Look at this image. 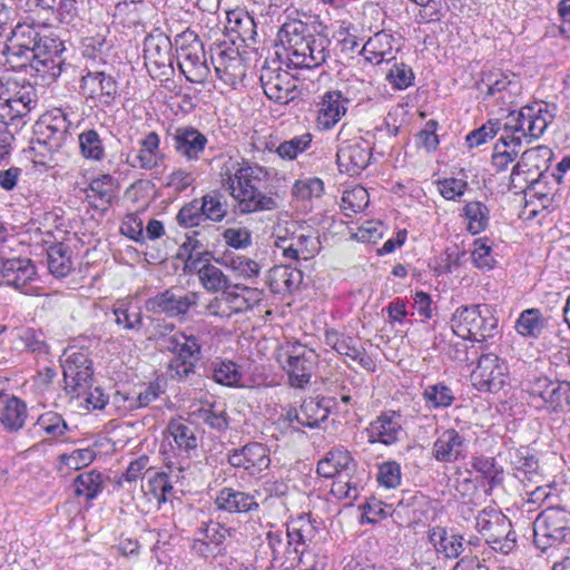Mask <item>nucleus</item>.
Returning <instances> with one entry per match:
<instances>
[{"instance_id": "obj_30", "label": "nucleus", "mask_w": 570, "mask_h": 570, "mask_svg": "<svg viewBox=\"0 0 570 570\" xmlns=\"http://www.w3.org/2000/svg\"><path fill=\"white\" fill-rule=\"evenodd\" d=\"M215 504L228 513H246L259 507L253 494L227 487L218 492Z\"/></svg>"}, {"instance_id": "obj_5", "label": "nucleus", "mask_w": 570, "mask_h": 570, "mask_svg": "<svg viewBox=\"0 0 570 570\" xmlns=\"http://www.w3.org/2000/svg\"><path fill=\"white\" fill-rule=\"evenodd\" d=\"M37 89L26 79L0 77V121L21 120L36 108Z\"/></svg>"}, {"instance_id": "obj_4", "label": "nucleus", "mask_w": 570, "mask_h": 570, "mask_svg": "<svg viewBox=\"0 0 570 570\" xmlns=\"http://www.w3.org/2000/svg\"><path fill=\"white\" fill-rule=\"evenodd\" d=\"M527 403L547 413L570 411V382L551 380L546 375L534 376L523 383Z\"/></svg>"}, {"instance_id": "obj_31", "label": "nucleus", "mask_w": 570, "mask_h": 570, "mask_svg": "<svg viewBox=\"0 0 570 570\" xmlns=\"http://www.w3.org/2000/svg\"><path fill=\"white\" fill-rule=\"evenodd\" d=\"M27 419V405L17 396L4 394L0 390V422L9 432L23 428Z\"/></svg>"}, {"instance_id": "obj_42", "label": "nucleus", "mask_w": 570, "mask_h": 570, "mask_svg": "<svg viewBox=\"0 0 570 570\" xmlns=\"http://www.w3.org/2000/svg\"><path fill=\"white\" fill-rule=\"evenodd\" d=\"M226 29L236 33L244 42L254 40L256 36V24L253 17L243 10H233L227 13Z\"/></svg>"}, {"instance_id": "obj_8", "label": "nucleus", "mask_w": 570, "mask_h": 570, "mask_svg": "<svg viewBox=\"0 0 570 570\" xmlns=\"http://www.w3.org/2000/svg\"><path fill=\"white\" fill-rule=\"evenodd\" d=\"M164 343L165 350L174 355L169 363L171 377L187 380L195 373L196 365L203 356L199 337L186 332H177L164 340Z\"/></svg>"}, {"instance_id": "obj_38", "label": "nucleus", "mask_w": 570, "mask_h": 570, "mask_svg": "<svg viewBox=\"0 0 570 570\" xmlns=\"http://www.w3.org/2000/svg\"><path fill=\"white\" fill-rule=\"evenodd\" d=\"M505 523L500 521L491 532L487 533L485 542L497 552L510 553L517 547V534L511 521L505 517Z\"/></svg>"}, {"instance_id": "obj_27", "label": "nucleus", "mask_w": 570, "mask_h": 570, "mask_svg": "<svg viewBox=\"0 0 570 570\" xmlns=\"http://www.w3.org/2000/svg\"><path fill=\"white\" fill-rule=\"evenodd\" d=\"M402 432L401 415L394 411L383 412L366 428L370 443L379 442L385 445L395 443Z\"/></svg>"}, {"instance_id": "obj_43", "label": "nucleus", "mask_w": 570, "mask_h": 570, "mask_svg": "<svg viewBox=\"0 0 570 570\" xmlns=\"http://www.w3.org/2000/svg\"><path fill=\"white\" fill-rule=\"evenodd\" d=\"M547 321L538 308L523 311L515 322L517 332L525 337L537 338L546 327Z\"/></svg>"}, {"instance_id": "obj_11", "label": "nucleus", "mask_w": 570, "mask_h": 570, "mask_svg": "<svg viewBox=\"0 0 570 570\" xmlns=\"http://www.w3.org/2000/svg\"><path fill=\"white\" fill-rule=\"evenodd\" d=\"M199 299L198 292L170 287L149 297L145 302V308L154 314H165L168 317H184L198 305Z\"/></svg>"}, {"instance_id": "obj_3", "label": "nucleus", "mask_w": 570, "mask_h": 570, "mask_svg": "<svg viewBox=\"0 0 570 570\" xmlns=\"http://www.w3.org/2000/svg\"><path fill=\"white\" fill-rule=\"evenodd\" d=\"M278 37L294 68H317L330 57L328 37L321 32L312 33L308 24L301 20L284 22Z\"/></svg>"}, {"instance_id": "obj_52", "label": "nucleus", "mask_w": 570, "mask_h": 570, "mask_svg": "<svg viewBox=\"0 0 570 570\" xmlns=\"http://www.w3.org/2000/svg\"><path fill=\"white\" fill-rule=\"evenodd\" d=\"M464 215L469 222L468 229L472 234L483 232L489 222V209L481 202H470L464 206Z\"/></svg>"}, {"instance_id": "obj_33", "label": "nucleus", "mask_w": 570, "mask_h": 570, "mask_svg": "<svg viewBox=\"0 0 570 570\" xmlns=\"http://www.w3.org/2000/svg\"><path fill=\"white\" fill-rule=\"evenodd\" d=\"M429 541L435 551L448 559H456L463 552L462 534L449 531L444 527H433L429 530Z\"/></svg>"}, {"instance_id": "obj_15", "label": "nucleus", "mask_w": 570, "mask_h": 570, "mask_svg": "<svg viewBox=\"0 0 570 570\" xmlns=\"http://www.w3.org/2000/svg\"><path fill=\"white\" fill-rule=\"evenodd\" d=\"M510 463L513 469V475L524 484V487L534 485L533 490H528L530 500L535 502L547 493L541 483L543 481L542 474L539 472V462L533 454L528 450L515 449L509 451Z\"/></svg>"}, {"instance_id": "obj_53", "label": "nucleus", "mask_w": 570, "mask_h": 570, "mask_svg": "<svg viewBox=\"0 0 570 570\" xmlns=\"http://www.w3.org/2000/svg\"><path fill=\"white\" fill-rule=\"evenodd\" d=\"M312 139L313 136L309 132L294 136L281 142L276 148V153L282 159L293 160L311 147Z\"/></svg>"}, {"instance_id": "obj_35", "label": "nucleus", "mask_w": 570, "mask_h": 570, "mask_svg": "<svg viewBox=\"0 0 570 570\" xmlns=\"http://www.w3.org/2000/svg\"><path fill=\"white\" fill-rule=\"evenodd\" d=\"M203 248V244L193 237H187L186 242L179 247L178 257H185V273L196 274L199 277V272L204 271L205 264H208L212 258V253Z\"/></svg>"}, {"instance_id": "obj_28", "label": "nucleus", "mask_w": 570, "mask_h": 570, "mask_svg": "<svg viewBox=\"0 0 570 570\" xmlns=\"http://www.w3.org/2000/svg\"><path fill=\"white\" fill-rule=\"evenodd\" d=\"M355 470L356 462L348 451L332 450L317 463L316 472L326 479L337 476L346 479L353 476Z\"/></svg>"}, {"instance_id": "obj_25", "label": "nucleus", "mask_w": 570, "mask_h": 570, "mask_svg": "<svg viewBox=\"0 0 570 570\" xmlns=\"http://www.w3.org/2000/svg\"><path fill=\"white\" fill-rule=\"evenodd\" d=\"M325 344L342 356L357 362L363 368L374 371L375 364L364 348L357 346L355 338L336 330L325 331Z\"/></svg>"}, {"instance_id": "obj_13", "label": "nucleus", "mask_w": 570, "mask_h": 570, "mask_svg": "<svg viewBox=\"0 0 570 570\" xmlns=\"http://www.w3.org/2000/svg\"><path fill=\"white\" fill-rule=\"evenodd\" d=\"M37 267L30 258H3L0 256V285L12 287L23 294L33 295Z\"/></svg>"}, {"instance_id": "obj_37", "label": "nucleus", "mask_w": 570, "mask_h": 570, "mask_svg": "<svg viewBox=\"0 0 570 570\" xmlns=\"http://www.w3.org/2000/svg\"><path fill=\"white\" fill-rule=\"evenodd\" d=\"M47 263L49 272L55 277H66L73 269L72 252L63 243L53 244L48 248Z\"/></svg>"}, {"instance_id": "obj_21", "label": "nucleus", "mask_w": 570, "mask_h": 570, "mask_svg": "<svg viewBox=\"0 0 570 570\" xmlns=\"http://www.w3.org/2000/svg\"><path fill=\"white\" fill-rule=\"evenodd\" d=\"M70 126L71 121L67 119L66 114L58 110L57 115L49 116L39 124L36 144L47 148L50 153L60 150L70 135Z\"/></svg>"}, {"instance_id": "obj_56", "label": "nucleus", "mask_w": 570, "mask_h": 570, "mask_svg": "<svg viewBox=\"0 0 570 570\" xmlns=\"http://www.w3.org/2000/svg\"><path fill=\"white\" fill-rule=\"evenodd\" d=\"M538 156L535 149H528L521 154L519 161L513 166L509 189L514 193L523 191V184L518 183V176L530 177L531 166L530 163Z\"/></svg>"}, {"instance_id": "obj_59", "label": "nucleus", "mask_w": 570, "mask_h": 570, "mask_svg": "<svg viewBox=\"0 0 570 570\" xmlns=\"http://www.w3.org/2000/svg\"><path fill=\"white\" fill-rule=\"evenodd\" d=\"M500 119H490L483 124L480 128L472 130L465 137L466 144L470 148L479 147L487 142L489 139L495 137L501 129Z\"/></svg>"}, {"instance_id": "obj_61", "label": "nucleus", "mask_w": 570, "mask_h": 570, "mask_svg": "<svg viewBox=\"0 0 570 570\" xmlns=\"http://www.w3.org/2000/svg\"><path fill=\"white\" fill-rule=\"evenodd\" d=\"M365 386L355 377H345L337 386V395L345 404L356 405L364 394Z\"/></svg>"}, {"instance_id": "obj_9", "label": "nucleus", "mask_w": 570, "mask_h": 570, "mask_svg": "<svg viewBox=\"0 0 570 570\" xmlns=\"http://www.w3.org/2000/svg\"><path fill=\"white\" fill-rule=\"evenodd\" d=\"M284 357L279 362L289 385L295 389L306 387L318 367V354L306 345L294 343L287 346Z\"/></svg>"}, {"instance_id": "obj_19", "label": "nucleus", "mask_w": 570, "mask_h": 570, "mask_svg": "<svg viewBox=\"0 0 570 570\" xmlns=\"http://www.w3.org/2000/svg\"><path fill=\"white\" fill-rule=\"evenodd\" d=\"M259 81L264 94L277 104L287 105L296 98L295 83L289 75L282 71L279 67L264 66L261 70Z\"/></svg>"}, {"instance_id": "obj_29", "label": "nucleus", "mask_w": 570, "mask_h": 570, "mask_svg": "<svg viewBox=\"0 0 570 570\" xmlns=\"http://www.w3.org/2000/svg\"><path fill=\"white\" fill-rule=\"evenodd\" d=\"M348 99L341 91L324 94L317 111V126L322 130L333 128L347 111Z\"/></svg>"}, {"instance_id": "obj_48", "label": "nucleus", "mask_w": 570, "mask_h": 570, "mask_svg": "<svg viewBox=\"0 0 570 570\" xmlns=\"http://www.w3.org/2000/svg\"><path fill=\"white\" fill-rule=\"evenodd\" d=\"M81 155L90 160L100 161L105 158V147L100 135L95 129L83 130L78 136Z\"/></svg>"}, {"instance_id": "obj_63", "label": "nucleus", "mask_w": 570, "mask_h": 570, "mask_svg": "<svg viewBox=\"0 0 570 570\" xmlns=\"http://www.w3.org/2000/svg\"><path fill=\"white\" fill-rule=\"evenodd\" d=\"M147 489L159 503H163L166 502L167 494L173 491V485L167 473L156 472L148 479Z\"/></svg>"}, {"instance_id": "obj_46", "label": "nucleus", "mask_w": 570, "mask_h": 570, "mask_svg": "<svg viewBox=\"0 0 570 570\" xmlns=\"http://www.w3.org/2000/svg\"><path fill=\"white\" fill-rule=\"evenodd\" d=\"M37 8L51 12L61 23H71L77 17L76 0H35Z\"/></svg>"}, {"instance_id": "obj_49", "label": "nucleus", "mask_w": 570, "mask_h": 570, "mask_svg": "<svg viewBox=\"0 0 570 570\" xmlns=\"http://www.w3.org/2000/svg\"><path fill=\"white\" fill-rule=\"evenodd\" d=\"M36 426L46 433L48 439L58 440L67 433L69 430L65 419L57 412H46L41 414Z\"/></svg>"}, {"instance_id": "obj_18", "label": "nucleus", "mask_w": 570, "mask_h": 570, "mask_svg": "<svg viewBox=\"0 0 570 570\" xmlns=\"http://www.w3.org/2000/svg\"><path fill=\"white\" fill-rule=\"evenodd\" d=\"M227 461L233 468L243 469L249 475L259 474L271 464L269 451L259 442H249L242 448L230 450Z\"/></svg>"}, {"instance_id": "obj_32", "label": "nucleus", "mask_w": 570, "mask_h": 570, "mask_svg": "<svg viewBox=\"0 0 570 570\" xmlns=\"http://www.w3.org/2000/svg\"><path fill=\"white\" fill-rule=\"evenodd\" d=\"M166 434L173 439L169 442L173 450L190 456L197 450L198 439L195 429L181 419H171L166 428Z\"/></svg>"}, {"instance_id": "obj_16", "label": "nucleus", "mask_w": 570, "mask_h": 570, "mask_svg": "<svg viewBox=\"0 0 570 570\" xmlns=\"http://www.w3.org/2000/svg\"><path fill=\"white\" fill-rule=\"evenodd\" d=\"M210 59L217 77L227 85L235 83L245 75L243 59L234 41L214 43L210 47Z\"/></svg>"}, {"instance_id": "obj_47", "label": "nucleus", "mask_w": 570, "mask_h": 570, "mask_svg": "<svg viewBox=\"0 0 570 570\" xmlns=\"http://www.w3.org/2000/svg\"><path fill=\"white\" fill-rule=\"evenodd\" d=\"M271 279L275 291L292 292L302 283L303 274L299 269L293 268L289 265H281L272 269Z\"/></svg>"}, {"instance_id": "obj_39", "label": "nucleus", "mask_w": 570, "mask_h": 570, "mask_svg": "<svg viewBox=\"0 0 570 570\" xmlns=\"http://www.w3.org/2000/svg\"><path fill=\"white\" fill-rule=\"evenodd\" d=\"M193 415L217 432H224L229 428L230 417L224 404L209 403L194 411Z\"/></svg>"}, {"instance_id": "obj_45", "label": "nucleus", "mask_w": 570, "mask_h": 570, "mask_svg": "<svg viewBox=\"0 0 570 570\" xmlns=\"http://www.w3.org/2000/svg\"><path fill=\"white\" fill-rule=\"evenodd\" d=\"M73 487L77 497L94 500L102 491V475L96 470L80 473L75 479Z\"/></svg>"}, {"instance_id": "obj_36", "label": "nucleus", "mask_w": 570, "mask_h": 570, "mask_svg": "<svg viewBox=\"0 0 570 570\" xmlns=\"http://www.w3.org/2000/svg\"><path fill=\"white\" fill-rule=\"evenodd\" d=\"M333 399L331 397H309L303 401L301 405L302 426L316 428L324 422L330 414Z\"/></svg>"}, {"instance_id": "obj_6", "label": "nucleus", "mask_w": 570, "mask_h": 570, "mask_svg": "<svg viewBox=\"0 0 570 570\" xmlns=\"http://www.w3.org/2000/svg\"><path fill=\"white\" fill-rule=\"evenodd\" d=\"M451 327L464 340L481 342L495 335L498 320L489 305L461 306L451 317Z\"/></svg>"}, {"instance_id": "obj_26", "label": "nucleus", "mask_w": 570, "mask_h": 570, "mask_svg": "<svg viewBox=\"0 0 570 570\" xmlns=\"http://www.w3.org/2000/svg\"><path fill=\"white\" fill-rule=\"evenodd\" d=\"M466 440L454 429L444 430L433 443L432 455L441 463H454L465 456Z\"/></svg>"}, {"instance_id": "obj_54", "label": "nucleus", "mask_w": 570, "mask_h": 570, "mask_svg": "<svg viewBox=\"0 0 570 570\" xmlns=\"http://www.w3.org/2000/svg\"><path fill=\"white\" fill-rule=\"evenodd\" d=\"M368 204L367 190L361 186L345 190L342 196L341 208L346 216L356 214L365 209Z\"/></svg>"}, {"instance_id": "obj_41", "label": "nucleus", "mask_w": 570, "mask_h": 570, "mask_svg": "<svg viewBox=\"0 0 570 570\" xmlns=\"http://www.w3.org/2000/svg\"><path fill=\"white\" fill-rule=\"evenodd\" d=\"M198 200L206 220L220 223L228 215L227 200L218 190L207 193Z\"/></svg>"}, {"instance_id": "obj_62", "label": "nucleus", "mask_w": 570, "mask_h": 570, "mask_svg": "<svg viewBox=\"0 0 570 570\" xmlns=\"http://www.w3.org/2000/svg\"><path fill=\"white\" fill-rule=\"evenodd\" d=\"M62 63L63 59L61 57H37L31 63V69L43 78L56 79L61 75Z\"/></svg>"}, {"instance_id": "obj_64", "label": "nucleus", "mask_w": 570, "mask_h": 570, "mask_svg": "<svg viewBox=\"0 0 570 570\" xmlns=\"http://www.w3.org/2000/svg\"><path fill=\"white\" fill-rule=\"evenodd\" d=\"M386 79L396 89H406L413 83L414 73L410 66L401 62L394 63L386 73Z\"/></svg>"}, {"instance_id": "obj_44", "label": "nucleus", "mask_w": 570, "mask_h": 570, "mask_svg": "<svg viewBox=\"0 0 570 570\" xmlns=\"http://www.w3.org/2000/svg\"><path fill=\"white\" fill-rule=\"evenodd\" d=\"M471 466L488 481L490 489L501 485L504 481V471L497 464L494 458L474 456L471 460Z\"/></svg>"}, {"instance_id": "obj_14", "label": "nucleus", "mask_w": 570, "mask_h": 570, "mask_svg": "<svg viewBox=\"0 0 570 570\" xmlns=\"http://www.w3.org/2000/svg\"><path fill=\"white\" fill-rule=\"evenodd\" d=\"M171 49L170 39L163 33L145 39V66L153 78H168L174 73Z\"/></svg>"}, {"instance_id": "obj_58", "label": "nucleus", "mask_w": 570, "mask_h": 570, "mask_svg": "<svg viewBox=\"0 0 570 570\" xmlns=\"http://www.w3.org/2000/svg\"><path fill=\"white\" fill-rule=\"evenodd\" d=\"M314 535L315 527L304 517L298 518L296 521L287 525V538L289 544L294 542L305 544L307 541H311Z\"/></svg>"}, {"instance_id": "obj_50", "label": "nucleus", "mask_w": 570, "mask_h": 570, "mask_svg": "<svg viewBox=\"0 0 570 570\" xmlns=\"http://www.w3.org/2000/svg\"><path fill=\"white\" fill-rule=\"evenodd\" d=\"M204 271L199 272V283L209 293H218L228 287L229 278L216 265L205 264Z\"/></svg>"}, {"instance_id": "obj_40", "label": "nucleus", "mask_w": 570, "mask_h": 570, "mask_svg": "<svg viewBox=\"0 0 570 570\" xmlns=\"http://www.w3.org/2000/svg\"><path fill=\"white\" fill-rule=\"evenodd\" d=\"M422 397L430 410L448 409L455 401L454 392L444 382L425 386Z\"/></svg>"}, {"instance_id": "obj_60", "label": "nucleus", "mask_w": 570, "mask_h": 570, "mask_svg": "<svg viewBox=\"0 0 570 570\" xmlns=\"http://www.w3.org/2000/svg\"><path fill=\"white\" fill-rule=\"evenodd\" d=\"M324 191V184L317 177L298 179L293 186V195L297 199L306 200L313 197H321Z\"/></svg>"}, {"instance_id": "obj_55", "label": "nucleus", "mask_w": 570, "mask_h": 570, "mask_svg": "<svg viewBox=\"0 0 570 570\" xmlns=\"http://www.w3.org/2000/svg\"><path fill=\"white\" fill-rule=\"evenodd\" d=\"M213 379L218 384L236 386L242 379V373L239 372L237 364L232 361L214 362Z\"/></svg>"}, {"instance_id": "obj_7", "label": "nucleus", "mask_w": 570, "mask_h": 570, "mask_svg": "<svg viewBox=\"0 0 570 570\" xmlns=\"http://www.w3.org/2000/svg\"><path fill=\"white\" fill-rule=\"evenodd\" d=\"M570 542V511L550 507L533 522V543L541 551Z\"/></svg>"}, {"instance_id": "obj_20", "label": "nucleus", "mask_w": 570, "mask_h": 570, "mask_svg": "<svg viewBox=\"0 0 570 570\" xmlns=\"http://www.w3.org/2000/svg\"><path fill=\"white\" fill-rule=\"evenodd\" d=\"M371 151L368 142L362 138L342 142L336 153L338 170L348 176L361 174L370 165Z\"/></svg>"}, {"instance_id": "obj_23", "label": "nucleus", "mask_w": 570, "mask_h": 570, "mask_svg": "<svg viewBox=\"0 0 570 570\" xmlns=\"http://www.w3.org/2000/svg\"><path fill=\"white\" fill-rule=\"evenodd\" d=\"M80 88L83 96L104 105L112 104L118 95L116 79L105 71L88 70L81 77Z\"/></svg>"}, {"instance_id": "obj_10", "label": "nucleus", "mask_w": 570, "mask_h": 570, "mask_svg": "<svg viewBox=\"0 0 570 570\" xmlns=\"http://www.w3.org/2000/svg\"><path fill=\"white\" fill-rule=\"evenodd\" d=\"M176 40L177 63L181 73L189 82L202 83L209 73V68L205 59V50L200 40L193 33Z\"/></svg>"}, {"instance_id": "obj_12", "label": "nucleus", "mask_w": 570, "mask_h": 570, "mask_svg": "<svg viewBox=\"0 0 570 570\" xmlns=\"http://www.w3.org/2000/svg\"><path fill=\"white\" fill-rule=\"evenodd\" d=\"M471 383L479 392L497 393L508 381V365L497 354L485 353L478 358Z\"/></svg>"}, {"instance_id": "obj_17", "label": "nucleus", "mask_w": 570, "mask_h": 570, "mask_svg": "<svg viewBox=\"0 0 570 570\" xmlns=\"http://www.w3.org/2000/svg\"><path fill=\"white\" fill-rule=\"evenodd\" d=\"M481 83L487 88L485 97H494L504 106L514 104L522 90L519 76L501 69L483 73Z\"/></svg>"}, {"instance_id": "obj_57", "label": "nucleus", "mask_w": 570, "mask_h": 570, "mask_svg": "<svg viewBox=\"0 0 570 570\" xmlns=\"http://www.w3.org/2000/svg\"><path fill=\"white\" fill-rule=\"evenodd\" d=\"M176 220L179 226L184 228H193L200 226L206 219L204 217L202 206L198 198L193 199L184 205L177 216Z\"/></svg>"}, {"instance_id": "obj_1", "label": "nucleus", "mask_w": 570, "mask_h": 570, "mask_svg": "<svg viewBox=\"0 0 570 570\" xmlns=\"http://www.w3.org/2000/svg\"><path fill=\"white\" fill-rule=\"evenodd\" d=\"M558 106L553 102L534 101L510 111L503 125V134L494 145L492 165L498 171L505 170L520 153L522 142L531 144L541 138L554 121Z\"/></svg>"}, {"instance_id": "obj_34", "label": "nucleus", "mask_w": 570, "mask_h": 570, "mask_svg": "<svg viewBox=\"0 0 570 570\" xmlns=\"http://www.w3.org/2000/svg\"><path fill=\"white\" fill-rule=\"evenodd\" d=\"M138 144L134 167L151 170L164 163L165 155L160 150V138L156 131H149Z\"/></svg>"}, {"instance_id": "obj_2", "label": "nucleus", "mask_w": 570, "mask_h": 570, "mask_svg": "<svg viewBox=\"0 0 570 570\" xmlns=\"http://www.w3.org/2000/svg\"><path fill=\"white\" fill-rule=\"evenodd\" d=\"M220 184L235 202L238 214L247 215L278 208V202L262 191L258 184L268 178V171L244 157H228L219 170Z\"/></svg>"}, {"instance_id": "obj_22", "label": "nucleus", "mask_w": 570, "mask_h": 570, "mask_svg": "<svg viewBox=\"0 0 570 570\" xmlns=\"http://www.w3.org/2000/svg\"><path fill=\"white\" fill-rule=\"evenodd\" d=\"M65 390L69 394H79V390L87 386L94 370L92 362L85 352H72L63 364Z\"/></svg>"}, {"instance_id": "obj_51", "label": "nucleus", "mask_w": 570, "mask_h": 570, "mask_svg": "<svg viewBox=\"0 0 570 570\" xmlns=\"http://www.w3.org/2000/svg\"><path fill=\"white\" fill-rule=\"evenodd\" d=\"M43 31L48 30L43 27H40L39 24H28L26 22L18 23L12 29L11 41L16 42L19 47H30L32 49H36L38 41L41 40Z\"/></svg>"}, {"instance_id": "obj_24", "label": "nucleus", "mask_w": 570, "mask_h": 570, "mask_svg": "<svg viewBox=\"0 0 570 570\" xmlns=\"http://www.w3.org/2000/svg\"><path fill=\"white\" fill-rule=\"evenodd\" d=\"M168 137L176 154L189 161L199 159L208 142L207 137L193 126L177 127L168 132Z\"/></svg>"}]
</instances>
